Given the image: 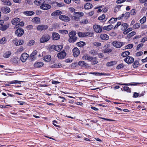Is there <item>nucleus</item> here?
Here are the masks:
<instances>
[{"instance_id":"obj_1","label":"nucleus","mask_w":147,"mask_h":147,"mask_svg":"<svg viewBox=\"0 0 147 147\" xmlns=\"http://www.w3.org/2000/svg\"><path fill=\"white\" fill-rule=\"evenodd\" d=\"M76 32L75 31H72L69 33V41L70 42L73 43L76 41L77 37L76 36Z\"/></svg>"},{"instance_id":"obj_2","label":"nucleus","mask_w":147,"mask_h":147,"mask_svg":"<svg viewBox=\"0 0 147 147\" xmlns=\"http://www.w3.org/2000/svg\"><path fill=\"white\" fill-rule=\"evenodd\" d=\"M51 36L50 35L46 34L42 36L40 40V42L41 43H43L47 42L50 39Z\"/></svg>"},{"instance_id":"obj_3","label":"nucleus","mask_w":147,"mask_h":147,"mask_svg":"<svg viewBox=\"0 0 147 147\" xmlns=\"http://www.w3.org/2000/svg\"><path fill=\"white\" fill-rule=\"evenodd\" d=\"M79 37H85L87 36L92 37L94 33L93 32H79L78 33Z\"/></svg>"},{"instance_id":"obj_4","label":"nucleus","mask_w":147,"mask_h":147,"mask_svg":"<svg viewBox=\"0 0 147 147\" xmlns=\"http://www.w3.org/2000/svg\"><path fill=\"white\" fill-rule=\"evenodd\" d=\"M93 28L94 31L97 33H100L102 32V27L97 25H94Z\"/></svg>"},{"instance_id":"obj_5","label":"nucleus","mask_w":147,"mask_h":147,"mask_svg":"<svg viewBox=\"0 0 147 147\" xmlns=\"http://www.w3.org/2000/svg\"><path fill=\"white\" fill-rule=\"evenodd\" d=\"M112 44L114 47L119 48L121 47L123 45V42H120L119 41H114L113 42Z\"/></svg>"},{"instance_id":"obj_6","label":"nucleus","mask_w":147,"mask_h":147,"mask_svg":"<svg viewBox=\"0 0 147 147\" xmlns=\"http://www.w3.org/2000/svg\"><path fill=\"white\" fill-rule=\"evenodd\" d=\"M125 61L129 64L132 63L134 61V59L132 57L127 56L124 59Z\"/></svg>"},{"instance_id":"obj_7","label":"nucleus","mask_w":147,"mask_h":147,"mask_svg":"<svg viewBox=\"0 0 147 147\" xmlns=\"http://www.w3.org/2000/svg\"><path fill=\"white\" fill-rule=\"evenodd\" d=\"M29 57L28 54L26 53H24L21 55L20 60L23 62H25L27 58Z\"/></svg>"},{"instance_id":"obj_8","label":"nucleus","mask_w":147,"mask_h":147,"mask_svg":"<svg viewBox=\"0 0 147 147\" xmlns=\"http://www.w3.org/2000/svg\"><path fill=\"white\" fill-rule=\"evenodd\" d=\"M59 18L60 20L65 22H69L70 20V19L69 18L64 15L60 16H59Z\"/></svg>"},{"instance_id":"obj_9","label":"nucleus","mask_w":147,"mask_h":147,"mask_svg":"<svg viewBox=\"0 0 147 147\" xmlns=\"http://www.w3.org/2000/svg\"><path fill=\"white\" fill-rule=\"evenodd\" d=\"M24 30L22 28H19L17 29L15 31L16 34L18 36H21L24 34Z\"/></svg>"},{"instance_id":"obj_10","label":"nucleus","mask_w":147,"mask_h":147,"mask_svg":"<svg viewBox=\"0 0 147 147\" xmlns=\"http://www.w3.org/2000/svg\"><path fill=\"white\" fill-rule=\"evenodd\" d=\"M40 7L41 9L46 10L50 9L51 8V6L47 4L43 3L40 6Z\"/></svg>"},{"instance_id":"obj_11","label":"nucleus","mask_w":147,"mask_h":147,"mask_svg":"<svg viewBox=\"0 0 147 147\" xmlns=\"http://www.w3.org/2000/svg\"><path fill=\"white\" fill-rule=\"evenodd\" d=\"M74 56L75 57H77L80 53L79 50L77 47L74 48L73 50Z\"/></svg>"},{"instance_id":"obj_12","label":"nucleus","mask_w":147,"mask_h":147,"mask_svg":"<svg viewBox=\"0 0 147 147\" xmlns=\"http://www.w3.org/2000/svg\"><path fill=\"white\" fill-rule=\"evenodd\" d=\"M60 38V36L58 33L55 32L53 33L52 38L53 40H58Z\"/></svg>"},{"instance_id":"obj_13","label":"nucleus","mask_w":147,"mask_h":147,"mask_svg":"<svg viewBox=\"0 0 147 147\" xmlns=\"http://www.w3.org/2000/svg\"><path fill=\"white\" fill-rule=\"evenodd\" d=\"M66 55V53L64 51H63L59 53L57 55L58 58L61 59H63Z\"/></svg>"},{"instance_id":"obj_14","label":"nucleus","mask_w":147,"mask_h":147,"mask_svg":"<svg viewBox=\"0 0 147 147\" xmlns=\"http://www.w3.org/2000/svg\"><path fill=\"white\" fill-rule=\"evenodd\" d=\"M48 26L45 25H38L37 28V30L41 31L43 30H45L48 28Z\"/></svg>"},{"instance_id":"obj_15","label":"nucleus","mask_w":147,"mask_h":147,"mask_svg":"<svg viewBox=\"0 0 147 147\" xmlns=\"http://www.w3.org/2000/svg\"><path fill=\"white\" fill-rule=\"evenodd\" d=\"M52 47L55 50L57 51H59L63 48V46L62 45H53L52 46Z\"/></svg>"},{"instance_id":"obj_16","label":"nucleus","mask_w":147,"mask_h":147,"mask_svg":"<svg viewBox=\"0 0 147 147\" xmlns=\"http://www.w3.org/2000/svg\"><path fill=\"white\" fill-rule=\"evenodd\" d=\"M82 59L84 60H87L89 61H91L94 59V57H91L89 55L86 54L82 57Z\"/></svg>"},{"instance_id":"obj_17","label":"nucleus","mask_w":147,"mask_h":147,"mask_svg":"<svg viewBox=\"0 0 147 147\" xmlns=\"http://www.w3.org/2000/svg\"><path fill=\"white\" fill-rule=\"evenodd\" d=\"M2 12L5 13H7L10 11V8L7 7H3L1 8Z\"/></svg>"},{"instance_id":"obj_18","label":"nucleus","mask_w":147,"mask_h":147,"mask_svg":"<svg viewBox=\"0 0 147 147\" xmlns=\"http://www.w3.org/2000/svg\"><path fill=\"white\" fill-rule=\"evenodd\" d=\"M100 37L101 40H107L109 38V36L106 34H101L100 36Z\"/></svg>"},{"instance_id":"obj_19","label":"nucleus","mask_w":147,"mask_h":147,"mask_svg":"<svg viewBox=\"0 0 147 147\" xmlns=\"http://www.w3.org/2000/svg\"><path fill=\"white\" fill-rule=\"evenodd\" d=\"M62 14V12L60 10H57L55 11L51 14V16H58Z\"/></svg>"},{"instance_id":"obj_20","label":"nucleus","mask_w":147,"mask_h":147,"mask_svg":"<svg viewBox=\"0 0 147 147\" xmlns=\"http://www.w3.org/2000/svg\"><path fill=\"white\" fill-rule=\"evenodd\" d=\"M23 13L24 15L28 16H31L35 13L34 11H25L23 12Z\"/></svg>"},{"instance_id":"obj_21","label":"nucleus","mask_w":147,"mask_h":147,"mask_svg":"<svg viewBox=\"0 0 147 147\" xmlns=\"http://www.w3.org/2000/svg\"><path fill=\"white\" fill-rule=\"evenodd\" d=\"M128 26V24L127 23L122 24L121 26V30L122 31H124L126 29Z\"/></svg>"},{"instance_id":"obj_22","label":"nucleus","mask_w":147,"mask_h":147,"mask_svg":"<svg viewBox=\"0 0 147 147\" xmlns=\"http://www.w3.org/2000/svg\"><path fill=\"white\" fill-rule=\"evenodd\" d=\"M44 0H36L34 2L35 4L37 5H42V4L44 3Z\"/></svg>"},{"instance_id":"obj_23","label":"nucleus","mask_w":147,"mask_h":147,"mask_svg":"<svg viewBox=\"0 0 147 147\" xmlns=\"http://www.w3.org/2000/svg\"><path fill=\"white\" fill-rule=\"evenodd\" d=\"M20 21V19L18 18H15L13 19L11 21V23L13 25L16 24Z\"/></svg>"},{"instance_id":"obj_24","label":"nucleus","mask_w":147,"mask_h":147,"mask_svg":"<svg viewBox=\"0 0 147 147\" xmlns=\"http://www.w3.org/2000/svg\"><path fill=\"white\" fill-rule=\"evenodd\" d=\"M142 83H129L128 84L118 83V84H119V85H125V86H129V85L137 86V85H138V84H142Z\"/></svg>"},{"instance_id":"obj_25","label":"nucleus","mask_w":147,"mask_h":147,"mask_svg":"<svg viewBox=\"0 0 147 147\" xmlns=\"http://www.w3.org/2000/svg\"><path fill=\"white\" fill-rule=\"evenodd\" d=\"M1 1L5 5L9 6L11 5V3L9 0H1Z\"/></svg>"},{"instance_id":"obj_26","label":"nucleus","mask_w":147,"mask_h":147,"mask_svg":"<svg viewBox=\"0 0 147 147\" xmlns=\"http://www.w3.org/2000/svg\"><path fill=\"white\" fill-rule=\"evenodd\" d=\"M43 65V63L41 62H36L34 64V67L36 68L40 67H42Z\"/></svg>"},{"instance_id":"obj_27","label":"nucleus","mask_w":147,"mask_h":147,"mask_svg":"<svg viewBox=\"0 0 147 147\" xmlns=\"http://www.w3.org/2000/svg\"><path fill=\"white\" fill-rule=\"evenodd\" d=\"M84 7L85 9H90L92 7V5L90 3H87L85 4Z\"/></svg>"},{"instance_id":"obj_28","label":"nucleus","mask_w":147,"mask_h":147,"mask_svg":"<svg viewBox=\"0 0 147 147\" xmlns=\"http://www.w3.org/2000/svg\"><path fill=\"white\" fill-rule=\"evenodd\" d=\"M52 4L54 6H57L59 7H61L63 5V3H58L56 2H53Z\"/></svg>"},{"instance_id":"obj_29","label":"nucleus","mask_w":147,"mask_h":147,"mask_svg":"<svg viewBox=\"0 0 147 147\" xmlns=\"http://www.w3.org/2000/svg\"><path fill=\"white\" fill-rule=\"evenodd\" d=\"M51 59V57L50 55L45 56L43 58V60L47 62L50 61Z\"/></svg>"},{"instance_id":"obj_30","label":"nucleus","mask_w":147,"mask_h":147,"mask_svg":"<svg viewBox=\"0 0 147 147\" xmlns=\"http://www.w3.org/2000/svg\"><path fill=\"white\" fill-rule=\"evenodd\" d=\"M113 27V26L110 24L108 26H104L103 27V29L105 30H111Z\"/></svg>"},{"instance_id":"obj_31","label":"nucleus","mask_w":147,"mask_h":147,"mask_svg":"<svg viewBox=\"0 0 147 147\" xmlns=\"http://www.w3.org/2000/svg\"><path fill=\"white\" fill-rule=\"evenodd\" d=\"M37 51L36 50L34 51L32 53L30 54V57L31 59H33L35 58V55L37 54Z\"/></svg>"},{"instance_id":"obj_32","label":"nucleus","mask_w":147,"mask_h":147,"mask_svg":"<svg viewBox=\"0 0 147 147\" xmlns=\"http://www.w3.org/2000/svg\"><path fill=\"white\" fill-rule=\"evenodd\" d=\"M32 21L34 22L38 23L40 22V19L39 18L36 17L33 18L32 19Z\"/></svg>"},{"instance_id":"obj_33","label":"nucleus","mask_w":147,"mask_h":147,"mask_svg":"<svg viewBox=\"0 0 147 147\" xmlns=\"http://www.w3.org/2000/svg\"><path fill=\"white\" fill-rule=\"evenodd\" d=\"M140 65L138 61L137 60H135L133 64V67L134 68H136L139 65Z\"/></svg>"},{"instance_id":"obj_34","label":"nucleus","mask_w":147,"mask_h":147,"mask_svg":"<svg viewBox=\"0 0 147 147\" xmlns=\"http://www.w3.org/2000/svg\"><path fill=\"white\" fill-rule=\"evenodd\" d=\"M11 53L9 51L6 52L3 55V57L6 58L9 57L11 55Z\"/></svg>"},{"instance_id":"obj_35","label":"nucleus","mask_w":147,"mask_h":147,"mask_svg":"<svg viewBox=\"0 0 147 147\" xmlns=\"http://www.w3.org/2000/svg\"><path fill=\"white\" fill-rule=\"evenodd\" d=\"M86 44L85 42H80L77 43V45L80 47H82Z\"/></svg>"},{"instance_id":"obj_36","label":"nucleus","mask_w":147,"mask_h":147,"mask_svg":"<svg viewBox=\"0 0 147 147\" xmlns=\"http://www.w3.org/2000/svg\"><path fill=\"white\" fill-rule=\"evenodd\" d=\"M7 39L5 37L2 38L0 40V43L2 44H5L7 42Z\"/></svg>"},{"instance_id":"obj_37","label":"nucleus","mask_w":147,"mask_h":147,"mask_svg":"<svg viewBox=\"0 0 147 147\" xmlns=\"http://www.w3.org/2000/svg\"><path fill=\"white\" fill-rule=\"evenodd\" d=\"M89 53L93 56L96 55L98 54L97 52L94 50H92L90 51Z\"/></svg>"},{"instance_id":"obj_38","label":"nucleus","mask_w":147,"mask_h":147,"mask_svg":"<svg viewBox=\"0 0 147 147\" xmlns=\"http://www.w3.org/2000/svg\"><path fill=\"white\" fill-rule=\"evenodd\" d=\"M136 34V32L134 31H133L127 34V37L129 38L131 37L132 36Z\"/></svg>"},{"instance_id":"obj_39","label":"nucleus","mask_w":147,"mask_h":147,"mask_svg":"<svg viewBox=\"0 0 147 147\" xmlns=\"http://www.w3.org/2000/svg\"><path fill=\"white\" fill-rule=\"evenodd\" d=\"M112 51V50L110 49L106 48L102 50V52L105 53H110Z\"/></svg>"},{"instance_id":"obj_40","label":"nucleus","mask_w":147,"mask_h":147,"mask_svg":"<svg viewBox=\"0 0 147 147\" xmlns=\"http://www.w3.org/2000/svg\"><path fill=\"white\" fill-rule=\"evenodd\" d=\"M130 54V53L128 51H126L123 52L121 54V55L123 57H126Z\"/></svg>"},{"instance_id":"obj_41","label":"nucleus","mask_w":147,"mask_h":147,"mask_svg":"<svg viewBox=\"0 0 147 147\" xmlns=\"http://www.w3.org/2000/svg\"><path fill=\"white\" fill-rule=\"evenodd\" d=\"M21 82V81L18 80H14L12 81L8 82V83L10 84H20Z\"/></svg>"},{"instance_id":"obj_42","label":"nucleus","mask_w":147,"mask_h":147,"mask_svg":"<svg viewBox=\"0 0 147 147\" xmlns=\"http://www.w3.org/2000/svg\"><path fill=\"white\" fill-rule=\"evenodd\" d=\"M116 21V20L115 18H112L108 22L109 24H113Z\"/></svg>"},{"instance_id":"obj_43","label":"nucleus","mask_w":147,"mask_h":147,"mask_svg":"<svg viewBox=\"0 0 147 147\" xmlns=\"http://www.w3.org/2000/svg\"><path fill=\"white\" fill-rule=\"evenodd\" d=\"M146 20V18L145 16H144L140 20V22L141 23L143 24L144 23Z\"/></svg>"},{"instance_id":"obj_44","label":"nucleus","mask_w":147,"mask_h":147,"mask_svg":"<svg viewBox=\"0 0 147 147\" xmlns=\"http://www.w3.org/2000/svg\"><path fill=\"white\" fill-rule=\"evenodd\" d=\"M123 89L125 91H126L127 92H131L130 88L127 86H124Z\"/></svg>"},{"instance_id":"obj_45","label":"nucleus","mask_w":147,"mask_h":147,"mask_svg":"<svg viewBox=\"0 0 147 147\" xmlns=\"http://www.w3.org/2000/svg\"><path fill=\"white\" fill-rule=\"evenodd\" d=\"M24 43V41L22 40H19L16 44V46H19L22 45Z\"/></svg>"},{"instance_id":"obj_46","label":"nucleus","mask_w":147,"mask_h":147,"mask_svg":"<svg viewBox=\"0 0 147 147\" xmlns=\"http://www.w3.org/2000/svg\"><path fill=\"white\" fill-rule=\"evenodd\" d=\"M59 33H61L63 34H67L68 31L66 30H59Z\"/></svg>"},{"instance_id":"obj_47","label":"nucleus","mask_w":147,"mask_h":147,"mask_svg":"<svg viewBox=\"0 0 147 147\" xmlns=\"http://www.w3.org/2000/svg\"><path fill=\"white\" fill-rule=\"evenodd\" d=\"M140 24L139 23H137L133 26V28L135 29H138L140 27Z\"/></svg>"},{"instance_id":"obj_48","label":"nucleus","mask_w":147,"mask_h":147,"mask_svg":"<svg viewBox=\"0 0 147 147\" xmlns=\"http://www.w3.org/2000/svg\"><path fill=\"white\" fill-rule=\"evenodd\" d=\"M35 43V41L33 40H30L28 43V45L29 46H31L34 44Z\"/></svg>"},{"instance_id":"obj_49","label":"nucleus","mask_w":147,"mask_h":147,"mask_svg":"<svg viewBox=\"0 0 147 147\" xmlns=\"http://www.w3.org/2000/svg\"><path fill=\"white\" fill-rule=\"evenodd\" d=\"M88 22L87 20V19H84L82 20V21L80 22V23L81 24H87L88 23Z\"/></svg>"},{"instance_id":"obj_50","label":"nucleus","mask_w":147,"mask_h":147,"mask_svg":"<svg viewBox=\"0 0 147 147\" xmlns=\"http://www.w3.org/2000/svg\"><path fill=\"white\" fill-rule=\"evenodd\" d=\"M114 63H115L114 61H111L108 62L107 63L106 65L108 67L111 66L113 65Z\"/></svg>"},{"instance_id":"obj_51","label":"nucleus","mask_w":147,"mask_h":147,"mask_svg":"<svg viewBox=\"0 0 147 147\" xmlns=\"http://www.w3.org/2000/svg\"><path fill=\"white\" fill-rule=\"evenodd\" d=\"M9 27L8 25H4L1 27V30L3 31H4L6 30Z\"/></svg>"},{"instance_id":"obj_52","label":"nucleus","mask_w":147,"mask_h":147,"mask_svg":"<svg viewBox=\"0 0 147 147\" xmlns=\"http://www.w3.org/2000/svg\"><path fill=\"white\" fill-rule=\"evenodd\" d=\"M24 22H21L19 23L18 25H16V26L15 27H16V28H17L18 27H19V26H23L24 25Z\"/></svg>"},{"instance_id":"obj_53","label":"nucleus","mask_w":147,"mask_h":147,"mask_svg":"<svg viewBox=\"0 0 147 147\" xmlns=\"http://www.w3.org/2000/svg\"><path fill=\"white\" fill-rule=\"evenodd\" d=\"M19 61V59H18V58H17L16 57H15V58H14L13 59V61L16 64V63H18V61Z\"/></svg>"},{"instance_id":"obj_54","label":"nucleus","mask_w":147,"mask_h":147,"mask_svg":"<svg viewBox=\"0 0 147 147\" xmlns=\"http://www.w3.org/2000/svg\"><path fill=\"white\" fill-rule=\"evenodd\" d=\"M123 67H124L123 64L122 63H121V64H120L119 65H118L117 66L116 68L117 69H121V68Z\"/></svg>"},{"instance_id":"obj_55","label":"nucleus","mask_w":147,"mask_h":147,"mask_svg":"<svg viewBox=\"0 0 147 147\" xmlns=\"http://www.w3.org/2000/svg\"><path fill=\"white\" fill-rule=\"evenodd\" d=\"M85 62L83 61H80L78 63V64L80 66H82L85 65Z\"/></svg>"},{"instance_id":"obj_56","label":"nucleus","mask_w":147,"mask_h":147,"mask_svg":"<svg viewBox=\"0 0 147 147\" xmlns=\"http://www.w3.org/2000/svg\"><path fill=\"white\" fill-rule=\"evenodd\" d=\"M133 46L132 44H129L127 45L125 47V48L127 49H131Z\"/></svg>"},{"instance_id":"obj_57","label":"nucleus","mask_w":147,"mask_h":147,"mask_svg":"<svg viewBox=\"0 0 147 147\" xmlns=\"http://www.w3.org/2000/svg\"><path fill=\"white\" fill-rule=\"evenodd\" d=\"M105 15L102 14V16H100L98 18V19L99 20H102L104 19L105 18Z\"/></svg>"},{"instance_id":"obj_58","label":"nucleus","mask_w":147,"mask_h":147,"mask_svg":"<svg viewBox=\"0 0 147 147\" xmlns=\"http://www.w3.org/2000/svg\"><path fill=\"white\" fill-rule=\"evenodd\" d=\"M94 45L97 46V47H99L100 46H101V43L100 42H95V43H94L93 44Z\"/></svg>"},{"instance_id":"obj_59","label":"nucleus","mask_w":147,"mask_h":147,"mask_svg":"<svg viewBox=\"0 0 147 147\" xmlns=\"http://www.w3.org/2000/svg\"><path fill=\"white\" fill-rule=\"evenodd\" d=\"M136 13V10L134 9H132L131 11V15H134Z\"/></svg>"},{"instance_id":"obj_60","label":"nucleus","mask_w":147,"mask_h":147,"mask_svg":"<svg viewBox=\"0 0 147 147\" xmlns=\"http://www.w3.org/2000/svg\"><path fill=\"white\" fill-rule=\"evenodd\" d=\"M126 0H118L117 1L116 3L117 4L125 2Z\"/></svg>"},{"instance_id":"obj_61","label":"nucleus","mask_w":147,"mask_h":147,"mask_svg":"<svg viewBox=\"0 0 147 147\" xmlns=\"http://www.w3.org/2000/svg\"><path fill=\"white\" fill-rule=\"evenodd\" d=\"M147 40V36L143 38L140 41L141 42H144Z\"/></svg>"},{"instance_id":"obj_62","label":"nucleus","mask_w":147,"mask_h":147,"mask_svg":"<svg viewBox=\"0 0 147 147\" xmlns=\"http://www.w3.org/2000/svg\"><path fill=\"white\" fill-rule=\"evenodd\" d=\"M74 15H76V14H78L80 15L81 16H83L84 14V13L82 12H77L74 13Z\"/></svg>"},{"instance_id":"obj_63","label":"nucleus","mask_w":147,"mask_h":147,"mask_svg":"<svg viewBox=\"0 0 147 147\" xmlns=\"http://www.w3.org/2000/svg\"><path fill=\"white\" fill-rule=\"evenodd\" d=\"M143 54V52L142 51H140L137 52L136 54V55L137 57L140 56L141 55Z\"/></svg>"},{"instance_id":"obj_64","label":"nucleus","mask_w":147,"mask_h":147,"mask_svg":"<svg viewBox=\"0 0 147 147\" xmlns=\"http://www.w3.org/2000/svg\"><path fill=\"white\" fill-rule=\"evenodd\" d=\"M72 19L73 20H76V21H78L79 20L80 18L78 17L73 16L72 17Z\"/></svg>"}]
</instances>
